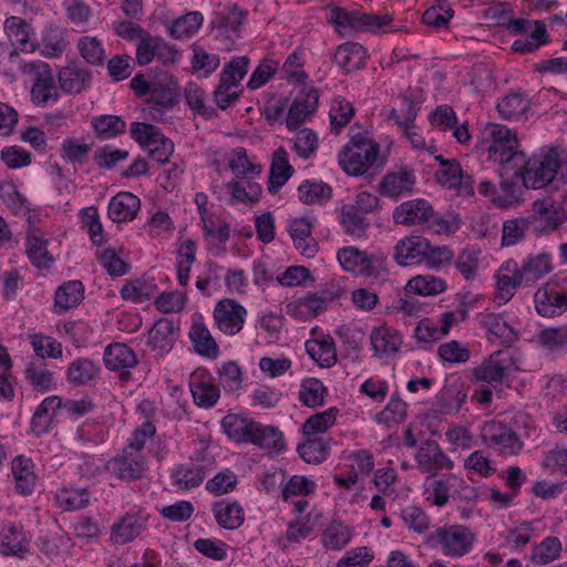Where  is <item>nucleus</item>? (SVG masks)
<instances>
[{
  "instance_id": "obj_1",
  "label": "nucleus",
  "mask_w": 567,
  "mask_h": 567,
  "mask_svg": "<svg viewBox=\"0 0 567 567\" xmlns=\"http://www.w3.org/2000/svg\"><path fill=\"white\" fill-rule=\"evenodd\" d=\"M338 163L350 176H362L372 169V175L379 174L386 164V157L380 156V145L367 133L351 135L349 142L338 154Z\"/></svg>"
},
{
  "instance_id": "obj_2",
  "label": "nucleus",
  "mask_w": 567,
  "mask_h": 567,
  "mask_svg": "<svg viewBox=\"0 0 567 567\" xmlns=\"http://www.w3.org/2000/svg\"><path fill=\"white\" fill-rule=\"evenodd\" d=\"M523 176L524 188L540 189L553 183L559 168V154L554 148H540L537 153L520 155L514 165Z\"/></svg>"
},
{
  "instance_id": "obj_3",
  "label": "nucleus",
  "mask_w": 567,
  "mask_h": 567,
  "mask_svg": "<svg viewBox=\"0 0 567 567\" xmlns=\"http://www.w3.org/2000/svg\"><path fill=\"white\" fill-rule=\"evenodd\" d=\"M475 540V534L464 525H444L427 537V544L440 548L445 556L458 558L467 555Z\"/></svg>"
},
{
  "instance_id": "obj_4",
  "label": "nucleus",
  "mask_w": 567,
  "mask_h": 567,
  "mask_svg": "<svg viewBox=\"0 0 567 567\" xmlns=\"http://www.w3.org/2000/svg\"><path fill=\"white\" fill-rule=\"evenodd\" d=\"M491 143L486 147L488 158L498 165H505L506 171L512 169L520 161L523 151L514 132L502 124H494L489 131Z\"/></svg>"
},
{
  "instance_id": "obj_5",
  "label": "nucleus",
  "mask_w": 567,
  "mask_h": 567,
  "mask_svg": "<svg viewBox=\"0 0 567 567\" xmlns=\"http://www.w3.org/2000/svg\"><path fill=\"white\" fill-rule=\"evenodd\" d=\"M567 220V213L555 206L553 199H537L533 203L532 214L526 217L527 233L540 237L557 230Z\"/></svg>"
},
{
  "instance_id": "obj_6",
  "label": "nucleus",
  "mask_w": 567,
  "mask_h": 567,
  "mask_svg": "<svg viewBox=\"0 0 567 567\" xmlns=\"http://www.w3.org/2000/svg\"><path fill=\"white\" fill-rule=\"evenodd\" d=\"M28 72L34 75L31 87V100L37 106L54 104L60 99V85L55 84V75L51 66L43 61L28 63Z\"/></svg>"
},
{
  "instance_id": "obj_7",
  "label": "nucleus",
  "mask_w": 567,
  "mask_h": 567,
  "mask_svg": "<svg viewBox=\"0 0 567 567\" xmlns=\"http://www.w3.org/2000/svg\"><path fill=\"white\" fill-rule=\"evenodd\" d=\"M483 440L502 456H516L524 447L517 433L502 422L486 423L483 429Z\"/></svg>"
},
{
  "instance_id": "obj_8",
  "label": "nucleus",
  "mask_w": 567,
  "mask_h": 567,
  "mask_svg": "<svg viewBox=\"0 0 567 567\" xmlns=\"http://www.w3.org/2000/svg\"><path fill=\"white\" fill-rule=\"evenodd\" d=\"M247 316V309L231 298L218 300L213 311L216 328L229 337H234L243 330Z\"/></svg>"
},
{
  "instance_id": "obj_9",
  "label": "nucleus",
  "mask_w": 567,
  "mask_h": 567,
  "mask_svg": "<svg viewBox=\"0 0 567 567\" xmlns=\"http://www.w3.org/2000/svg\"><path fill=\"white\" fill-rule=\"evenodd\" d=\"M106 470L118 480L131 482L142 478L147 466L142 453L123 449L118 455L107 462Z\"/></svg>"
},
{
  "instance_id": "obj_10",
  "label": "nucleus",
  "mask_w": 567,
  "mask_h": 567,
  "mask_svg": "<svg viewBox=\"0 0 567 567\" xmlns=\"http://www.w3.org/2000/svg\"><path fill=\"white\" fill-rule=\"evenodd\" d=\"M189 389L194 403L203 409L215 406L220 398L219 385L214 383L213 375L205 368H198L193 372Z\"/></svg>"
},
{
  "instance_id": "obj_11",
  "label": "nucleus",
  "mask_w": 567,
  "mask_h": 567,
  "mask_svg": "<svg viewBox=\"0 0 567 567\" xmlns=\"http://www.w3.org/2000/svg\"><path fill=\"white\" fill-rule=\"evenodd\" d=\"M534 301L542 317L560 316L567 310V291L558 289L554 282H547L535 292Z\"/></svg>"
},
{
  "instance_id": "obj_12",
  "label": "nucleus",
  "mask_w": 567,
  "mask_h": 567,
  "mask_svg": "<svg viewBox=\"0 0 567 567\" xmlns=\"http://www.w3.org/2000/svg\"><path fill=\"white\" fill-rule=\"evenodd\" d=\"M60 89L64 94L76 95L92 85V72L81 62H71L61 66L56 74Z\"/></svg>"
},
{
  "instance_id": "obj_13",
  "label": "nucleus",
  "mask_w": 567,
  "mask_h": 567,
  "mask_svg": "<svg viewBox=\"0 0 567 567\" xmlns=\"http://www.w3.org/2000/svg\"><path fill=\"white\" fill-rule=\"evenodd\" d=\"M480 326L486 330L487 339L504 347H512L518 340V332L505 320L502 313L481 312Z\"/></svg>"
},
{
  "instance_id": "obj_14",
  "label": "nucleus",
  "mask_w": 567,
  "mask_h": 567,
  "mask_svg": "<svg viewBox=\"0 0 567 567\" xmlns=\"http://www.w3.org/2000/svg\"><path fill=\"white\" fill-rule=\"evenodd\" d=\"M430 240L422 236H408L400 239L393 250L394 261L402 267L421 265L426 259Z\"/></svg>"
},
{
  "instance_id": "obj_15",
  "label": "nucleus",
  "mask_w": 567,
  "mask_h": 567,
  "mask_svg": "<svg viewBox=\"0 0 567 567\" xmlns=\"http://www.w3.org/2000/svg\"><path fill=\"white\" fill-rule=\"evenodd\" d=\"M512 169L506 171L505 165H499L497 173L499 184L497 187V196H494V204L499 207H508L513 203L519 200L522 195L523 176L513 164Z\"/></svg>"
},
{
  "instance_id": "obj_16",
  "label": "nucleus",
  "mask_w": 567,
  "mask_h": 567,
  "mask_svg": "<svg viewBox=\"0 0 567 567\" xmlns=\"http://www.w3.org/2000/svg\"><path fill=\"white\" fill-rule=\"evenodd\" d=\"M319 92L315 87H305L300 91L288 110L286 126L290 131L297 130L308 116L318 107Z\"/></svg>"
},
{
  "instance_id": "obj_17",
  "label": "nucleus",
  "mask_w": 567,
  "mask_h": 567,
  "mask_svg": "<svg viewBox=\"0 0 567 567\" xmlns=\"http://www.w3.org/2000/svg\"><path fill=\"white\" fill-rule=\"evenodd\" d=\"M30 551V538L21 525L8 523L0 528V554L23 558Z\"/></svg>"
},
{
  "instance_id": "obj_18",
  "label": "nucleus",
  "mask_w": 567,
  "mask_h": 567,
  "mask_svg": "<svg viewBox=\"0 0 567 567\" xmlns=\"http://www.w3.org/2000/svg\"><path fill=\"white\" fill-rule=\"evenodd\" d=\"M4 32L10 44L19 48L21 52H34L38 50V42L33 40L34 30L24 19L11 16L3 23Z\"/></svg>"
},
{
  "instance_id": "obj_19",
  "label": "nucleus",
  "mask_w": 567,
  "mask_h": 567,
  "mask_svg": "<svg viewBox=\"0 0 567 567\" xmlns=\"http://www.w3.org/2000/svg\"><path fill=\"white\" fill-rule=\"evenodd\" d=\"M436 182L447 189H456L460 195H474L473 177L463 172L460 163L452 158L451 165L435 173Z\"/></svg>"
},
{
  "instance_id": "obj_20",
  "label": "nucleus",
  "mask_w": 567,
  "mask_h": 567,
  "mask_svg": "<svg viewBox=\"0 0 567 567\" xmlns=\"http://www.w3.org/2000/svg\"><path fill=\"white\" fill-rule=\"evenodd\" d=\"M178 327L168 318H161L148 331L147 344L161 355L168 353L178 338Z\"/></svg>"
},
{
  "instance_id": "obj_21",
  "label": "nucleus",
  "mask_w": 567,
  "mask_h": 567,
  "mask_svg": "<svg viewBox=\"0 0 567 567\" xmlns=\"http://www.w3.org/2000/svg\"><path fill=\"white\" fill-rule=\"evenodd\" d=\"M416 183L414 171L409 166H401L399 171L390 172L380 183V192L388 197L398 198L413 190Z\"/></svg>"
},
{
  "instance_id": "obj_22",
  "label": "nucleus",
  "mask_w": 567,
  "mask_h": 567,
  "mask_svg": "<svg viewBox=\"0 0 567 567\" xmlns=\"http://www.w3.org/2000/svg\"><path fill=\"white\" fill-rule=\"evenodd\" d=\"M501 354V351H496L491 355L488 361L475 368L474 377L477 381L501 383L511 374L512 371L518 370L513 358L497 360L496 358Z\"/></svg>"
},
{
  "instance_id": "obj_23",
  "label": "nucleus",
  "mask_w": 567,
  "mask_h": 567,
  "mask_svg": "<svg viewBox=\"0 0 567 567\" xmlns=\"http://www.w3.org/2000/svg\"><path fill=\"white\" fill-rule=\"evenodd\" d=\"M433 213L432 205L425 199H412L402 203L393 212L395 224L413 226L426 224Z\"/></svg>"
},
{
  "instance_id": "obj_24",
  "label": "nucleus",
  "mask_w": 567,
  "mask_h": 567,
  "mask_svg": "<svg viewBox=\"0 0 567 567\" xmlns=\"http://www.w3.org/2000/svg\"><path fill=\"white\" fill-rule=\"evenodd\" d=\"M415 460L419 468L422 471L452 470L453 461L441 450L439 443L434 440L423 442L416 454Z\"/></svg>"
},
{
  "instance_id": "obj_25",
  "label": "nucleus",
  "mask_w": 567,
  "mask_h": 567,
  "mask_svg": "<svg viewBox=\"0 0 567 567\" xmlns=\"http://www.w3.org/2000/svg\"><path fill=\"white\" fill-rule=\"evenodd\" d=\"M313 224L305 218H295L290 221L288 231L295 248L307 258H313L318 252V244L312 238Z\"/></svg>"
},
{
  "instance_id": "obj_26",
  "label": "nucleus",
  "mask_w": 567,
  "mask_h": 567,
  "mask_svg": "<svg viewBox=\"0 0 567 567\" xmlns=\"http://www.w3.org/2000/svg\"><path fill=\"white\" fill-rule=\"evenodd\" d=\"M141 208L140 198L130 192H120L109 203L107 215L117 224L132 221Z\"/></svg>"
},
{
  "instance_id": "obj_27",
  "label": "nucleus",
  "mask_w": 567,
  "mask_h": 567,
  "mask_svg": "<svg viewBox=\"0 0 567 567\" xmlns=\"http://www.w3.org/2000/svg\"><path fill=\"white\" fill-rule=\"evenodd\" d=\"M188 337L194 351L204 358L215 360L219 357V347L202 319L194 321L189 328Z\"/></svg>"
},
{
  "instance_id": "obj_28",
  "label": "nucleus",
  "mask_w": 567,
  "mask_h": 567,
  "mask_svg": "<svg viewBox=\"0 0 567 567\" xmlns=\"http://www.w3.org/2000/svg\"><path fill=\"white\" fill-rule=\"evenodd\" d=\"M103 362L107 370L134 369L138 364L135 351L125 343L113 342L104 349Z\"/></svg>"
},
{
  "instance_id": "obj_29",
  "label": "nucleus",
  "mask_w": 567,
  "mask_h": 567,
  "mask_svg": "<svg viewBox=\"0 0 567 567\" xmlns=\"http://www.w3.org/2000/svg\"><path fill=\"white\" fill-rule=\"evenodd\" d=\"M205 477V466L194 463L178 464L171 471L169 475L172 485L183 492L198 487Z\"/></svg>"
},
{
  "instance_id": "obj_30",
  "label": "nucleus",
  "mask_w": 567,
  "mask_h": 567,
  "mask_svg": "<svg viewBox=\"0 0 567 567\" xmlns=\"http://www.w3.org/2000/svg\"><path fill=\"white\" fill-rule=\"evenodd\" d=\"M295 169L289 163L288 152L284 147L277 148L272 154L267 189L270 194H277L279 189L292 176Z\"/></svg>"
},
{
  "instance_id": "obj_31",
  "label": "nucleus",
  "mask_w": 567,
  "mask_h": 567,
  "mask_svg": "<svg viewBox=\"0 0 567 567\" xmlns=\"http://www.w3.org/2000/svg\"><path fill=\"white\" fill-rule=\"evenodd\" d=\"M367 59L368 52L365 48L357 42H346L340 44L333 56V61L346 73L364 68Z\"/></svg>"
},
{
  "instance_id": "obj_32",
  "label": "nucleus",
  "mask_w": 567,
  "mask_h": 567,
  "mask_svg": "<svg viewBox=\"0 0 567 567\" xmlns=\"http://www.w3.org/2000/svg\"><path fill=\"white\" fill-rule=\"evenodd\" d=\"M84 299V285L80 280L63 282L55 290L53 311L56 315L78 307Z\"/></svg>"
},
{
  "instance_id": "obj_33",
  "label": "nucleus",
  "mask_w": 567,
  "mask_h": 567,
  "mask_svg": "<svg viewBox=\"0 0 567 567\" xmlns=\"http://www.w3.org/2000/svg\"><path fill=\"white\" fill-rule=\"evenodd\" d=\"M34 464L30 457L18 455L11 463L12 475L18 494L28 496L34 491L38 476L33 471Z\"/></svg>"
},
{
  "instance_id": "obj_34",
  "label": "nucleus",
  "mask_w": 567,
  "mask_h": 567,
  "mask_svg": "<svg viewBox=\"0 0 567 567\" xmlns=\"http://www.w3.org/2000/svg\"><path fill=\"white\" fill-rule=\"evenodd\" d=\"M306 351L320 368H331L337 363V349L330 334L306 342Z\"/></svg>"
},
{
  "instance_id": "obj_35",
  "label": "nucleus",
  "mask_w": 567,
  "mask_h": 567,
  "mask_svg": "<svg viewBox=\"0 0 567 567\" xmlns=\"http://www.w3.org/2000/svg\"><path fill=\"white\" fill-rule=\"evenodd\" d=\"M249 443L275 453L286 450L282 432L276 426L265 425L258 421L255 423Z\"/></svg>"
},
{
  "instance_id": "obj_36",
  "label": "nucleus",
  "mask_w": 567,
  "mask_h": 567,
  "mask_svg": "<svg viewBox=\"0 0 567 567\" xmlns=\"http://www.w3.org/2000/svg\"><path fill=\"white\" fill-rule=\"evenodd\" d=\"M530 101L522 91H511L496 103V111L506 121L520 118L529 109Z\"/></svg>"
},
{
  "instance_id": "obj_37",
  "label": "nucleus",
  "mask_w": 567,
  "mask_h": 567,
  "mask_svg": "<svg viewBox=\"0 0 567 567\" xmlns=\"http://www.w3.org/2000/svg\"><path fill=\"white\" fill-rule=\"evenodd\" d=\"M101 373V368L92 359L78 358L66 369V380L76 385L84 386L95 382Z\"/></svg>"
},
{
  "instance_id": "obj_38",
  "label": "nucleus",
  "mask_w": 567,
  "mask_h": 567,
  "mask_svg": "<svg viewBox=\"0 0 567 567\" xmlns=\"http://www.w3.org/2000/svg\"><path fill=\"white\" fill-rule=\"evenodd\" d=\"M55 499L63 511H80L87 507L90 504L91 492L87 487H78L74 484H68L55 492Z\"/></svg>"
},
{
  "instance_id": "obj_39",
  "label": "nucleus",
  "mask_w": 567,
  "mask_h": 567,
  "mask_svg": "<svg viewBox=\"0 0 567 567\" xmlns=\"http://www.w3.org/2000/svg\"><path fill=\"white\" fill-rule=\"evenodd\" d=\"M370 341L375 355L379 358L396 353L402 343L401 336L395 330L383 326L372 330Z\"/></svg>"
},
{
  "instance_id": "obj_40",
  "label": "nucleus",
  "mask_w": 567,
  "mask_h": 567,
  "mask_svg": "<svg viewBox=\"0 0 567 567\" xmlns=\"http://www.w3.org/2000/svg\"><path fill=\"white\" fill-rule=\"evenodd\" d=\"M212 511L217 524L225 529H237L245 520V512L238 502L223 499L214 503Z\"/></svg>"
},
{
  "instance_id": "obj_41",
  "label": "nucleus",
  "mask_w": 567,
  "mask_h": 567,
  "mask_svg": "<svg viewBox=\"0 0 567 567\" xmlns=\"http://www.w3.org/2000/svg\"><path fill=\"white\" fill-rule=\"evenodd\" d=\"M255 423V420L235 413H228L221 420L225 434L236 443L249 442Z\"/></svg>"
},
{
  "instance_id": "obj_42",
  "label": "nucleus",
  "mask_w": 567,
  "mask_h": 567,
  "mask_svg": "<svg viewBox=\"0 0 567 567\" xmlns=\"http://www.w3.org/2000/svg\"><path fill=\"white\" fill-rule=\"evenodd\" d=\"M38 49H40L45 58L60 56L69 45L66 30L59 27L45 29L41 43H38Z\"/></svg>"
},
{
  "instance_id": "obj_43",
  "label": "nucleus",
  "mask_w": 567,
  "mask_h": 567,
  "mask_svg": "<svg viewBox=\"0 0 567 567\" xmlns=\"http://www.w3.org/2000/svg\"><path fill=\"white\" fill-rule=\"evenodd\" d=\"M535 29L525 39H517L512 44V50L518 54L534 53L540 47L550 42V37L547 32L546 24L543 20L534 21Z\"/></svg>"
},
{
  "instance_id": "obj_44",
  "label": "nucleus",
  "mask_w": 567,
  "mask_h": 567,
  "mask_svg": "<svg viewBox=\"0 0 567 567\" xmlns=\"http://www.w3.org/2000/svg\"><path fill=\"white\" fill-rule=\"evenodd\" d=\"M145 527V522L137 515L127 514L112 526L111 538L115 544L124 545L134 540Z\"/></svg>"
},
{
  "instance_id": "obj_45",
  "label": "nucleus",
  "mask_w": 567,
  "mask_h": 567,
  "mask_svg": "<svg viewBox=\"0 0 567 567\" xmlns=\"http://www.w3.org/2000/svg\"><path fill=\"white\" fill-rule=\"evenodd\" d=\"M91 126L100 140L115 138L126 131V122L118 115L103 114L91 120Z\"/></svg>"
},
{
  "instance_id": "obj_46",
  "label": "nucleus",
  "mask_w": 567,
  "mask_h": 567,
  "mask_svg": "<svg viewBox=\"0 0 567 567\" xmlns=\"http://www.w3.org/2000/svg\"><path fill=\"white\" fill-rule=\"evenodd\" d=\"M340 224L343 231L354 238H362L365 236L370 226L367 216L359 213L350 204L343 205L341 208Z\"/></svg>"
},
{
  "instance_id": "obj_47",
  "label": "nucleus",
  "mask_w": 567,
  "mask_h": 567,
  "mask_svg": "<svg viewBox=\"0 0 567 567\" xmlns=\"http://www.w3.org/2000/svg\"><path fill=\"white\" fill-rule=\"evenodd\" d=\"M25 246L28 257L33 266L40 268L52 261V259L49 258L47 248L48 240L43 237V234L40 229H29L27 234Z\"/></svg>"
},
{
  "instance_id": "obj_48",
  "label": "nucleus",
  "mask_w": 567,
  "mask_h": 567,
  "mask_svg": "<svg viewBox=\"0 0 567 567\" xmlns=\"http://www.w3.org/2000/svg\"><path fill=\"white\" fill-rule=\"evenodd\" d=\"M24 374L35 391L44 393L55 389L54 374L45 368L42 361L29 362Z\"/></svg>"
},
{
  "instance_id": "obj_49",
  "label": "nucleus",
  "mask_w": 567,
  "mask_h": 567,
  "mask_svg": "<svg viewBox=\"0 0 567 567\" xmlns=\"http://www.w3.org/2000/svg\"><path fill=\"white\" fill-rule=\"evenodd\" d=\"M177 92L162 83H153L147 104L152 117L157 120L156 112H161L162 109H172L177 103Z\"/></svg>"
},
{
  "instance_id": "obj_50",
  "label": "nucleus",
  "mask_w": 567,
  "mask_h": 567,
  "mask_svg": "<svg viewBox=\"0 0 567 567\" xmlns=\"http://www.w3.org/2000/svg\"><path fill=\"white\" fill-rule=\"evenodd\" d=\"M299 199L307 205L327 203L332 196V188L324 182L303 181L298 187Z\"/></svg>"
},
{
  "instance_id": "obj_51",
  "label": "nucleus",
  "mask_w": 567,
  "mask_h": 567,
  "mask_svg": "<svg viewBox=\"0 0 567 567\" xmlns=\"http://www.w3.org/2000/svg\"><path fill=\"white\" fill-rule=\"evenodd\" d=\"M204 17L199 11H190L172 21L169 34L177 40L188 39L202 27Z\"/></svg>"
},
{
  "instance_id": "obj_52",
  "label": "nucleus",
  "mask_w": 567,
  "mask_h": 567,
  "mask_svg": "<svg viewBox=\"0 0 567 567\" xmlns=\"http://www.w3.org/2000/svg\"><path fill=\"white\" fill-rule=\"evenodd\" d=\"M337 334L346 347L343 357L350 359L352 362L360 361L364 333L360 329L343 326L337 330Z\"/></svg>"
},
{
  "instance_id": "obj_53",
  "label": "nucleus",
  "mask_w": 567,
  "mask_h": 567,
  "mask_svg": "<svg viewBox=\"0 0 567 567\" xmlns=\"http://www.w3.org/2000/svg\"><path fill=\"white\" fill-rule=\"evenodd\" d=\"M297 452L299 456L309 464H319L329 456L328 442L322 437H310L298 445Z\"/></svg>"
},
{
  "instance_id": "obj_54",
  "label": "nucleus",
  "mask_w": 567,
  "mask_h": 567,
  "mask_svg": "<svg viewBox=\"0 0 567 567\" xmlns=\"http://www.w3.org/2000/svg\"><path fill=\"white\" fill-rule=\"evenodd\" d=\"M385 261L383 254H368L357 277H363L371 282H383L389 276Z\"/></svg>"
},
{
  "instance_id": "obj_55",
  "label": "nucleus",
  "mask_w": 567,
  "mask_h": 567,
  "mask_svg": "<svg viewBox=\"0 0 567 567\" xmlns=\"http://www.w3.org/2000/svg\"><path fill=\"white\" fill-rule=\"evenodd\" d=\"M228 167L237 178L249 179L261 173V166L249 162L247 151L244 147H237L233 151Z\"/></svg>"
},
{
  "instance_id": "obj_56",
  "label": "nucleus",
  "mask_w": 567,
  "mask_h": 567,
  "mask_svg": "<svg viewBox=\"0 0 567 567\" xmlns=\"http://www.w3.org/2000/svg\"><path fill=\"white\" fill-rule=\"evenodd\" d=\"M446 289L442 278L434 276H416L408 281L405 290L419 296H435Z\"/></svg>"
},
{
  "instance_id": "obj_57",
  "label": "nucleus",
  "mask_w": 567,
  "mask_h": 567,
  "mask_svg": "<svg viewBox=\"0 0 567 567\" xmlns=\"http://www.w3.org/2000/svg\"><path fill=\"white\" fill-rule=\"evenodd\" d=\"M553 269L551 257L548 254H538L529 257L522 266L520 272L525 281H536L549 274Z\"/></svg>"
},
{
  "instance_id": "obj_58",
  "label": "nucleus",
  "mask_w": 567,
  "mask_h": 567,
  "mask_svg": "<svg viewBox=\"0 0 567 567\" xmlns=\"http://www.w3.org/2000/svg\"><path fill=\"white\" fill-rule=\"evenodd\" d=\"M326 393L327 389L319 379L308 378L301 383L299 400L306 406L316 408L323 404Z\"/></svg>"
},
{
  "instance_id": "obj_59",
  "label": "nucleus",
  "mask_w": 567,
  "mask_h": 567,
  "mask_svg": "<svg viewBox=\"0 0 567 567\" xmlns=\"http://www.w3.org/2000/svg\"><path fill=\"white\" fill-rule=\"evenodd\" d=\"M219 384L226 392H236L243 386V370L236 361H227L217 369Z\"/></svg>"
},
{
  "instance_id": "obj_60",
  "label": "nucleus",
  "mask_w": 567,
  "mask_h": 567,
  "mask_svg": "<svg viewBox=\"0 0 567 567\" xmlns=\"http://www.w3.org/2000/svg\"><path fill=\"white\" fill-rule=\"evenodd\" d=\"M351 530L342 522H332L323 532L322 543L331 550H339L351 540Z\"/></svg>"
},
{
  "instance_id": "obj_61",
  "label": "nucleus",
  "mask_w": 567,
  "mask_h": 567,
  "mask_svg": "<svg viewBox=\"0 0 567 567\" xmlns=\"http://www.w3.org/2000/svg\"><path fill=\"white\" fill-rule=\"evenodd\" d=\"M353 115L354 107L352 103L342 96L336 97L329 112L332 130L337 133L340 132L351 121Z\"/></svg>"
},
{
  "instance_id": "obj_62",
  "label": "nucleus",
  "mask_w": 567,
  "mask_h": 567,
  "mask_svg": "<svg viewBox=\"0 0 567 567\" xmlns=\"http://www.w3.org/2000/svg\"><path fill=\"white\" fill-rule=\"evenodd\" d=\"M250 59L247 55L234 56L224 65L219 79L241 87L240 82L248 73Z\"/></svg>"
},
{
  "instance_id": "obj_63",
  "label": "nucleus",
  "mask_w": 567,
  "mask_h": 567,
  "mask_svg": "<svg viewBox=\"0 0 567 567\" xmlns=\"http://www.w3.org/2000/svg\"><path fill=\"white\" fill-rule=\"evenodd\" d=\"M184 95L187 105L195 113L204 116L206 120L213 118L216 115L215 109L205 104V92L196 83H188L184 90Z\"/></svg>"
},
{
  "instance_id": "obj_64",
  "label": "nucleus",
  "mask_w": 567,
  "mask_h": 567,
  "mask_svg": "<svg viewBox=\"0 0 567 567\" xmlns=\"http://www.w3.org/2000/svg\"><path fill=\"white\" fill-rule=\"evenodd\" d=\"M408 404L394 393L386 406L377 415V422L390 425L392 423H401L406 417Z\"/></svg>"
}]
</instances>
